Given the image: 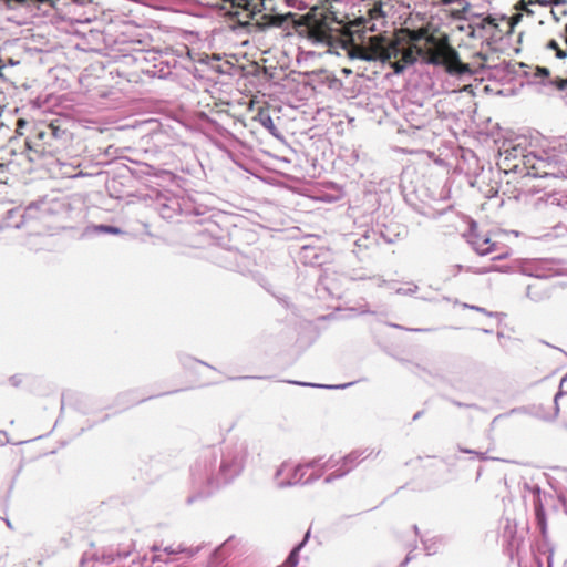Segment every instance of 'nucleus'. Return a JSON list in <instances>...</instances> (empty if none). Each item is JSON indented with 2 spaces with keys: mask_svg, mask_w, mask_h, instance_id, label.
Wrapping results in <instances>:
<instances>
[{
  "mask_svg": "<svg viewBox=\"0 0 567 567\" xmlns=\"http://www.w3.org/2000/svg\"><path fill=\"white\" fill-rule=\"evenodd\" d=\"M411 44L417 49L420 58L427 64L445 65L453 74L471 72L470 66L460 61L457 51L449 44L446 38L440 39L430 34L427 29L408 30Z\"/></svg>",
  "mask_w": 567,
  "mask_h": 567,
  "instance_id": "f257e3e1",
  "label": "nucleus"
},
{
  "mask_svg": "<svg viewBox=\"0 0 567 567\" xmlns=\"http://www.w3.org/2000/svg\"><path fill=\"white\" fill-rule=\"evenodd\" d=\"M347 55L350 60L365 62H389L391 59L400 60L405 65H412L420 58L417 49L412 44L401 50L398 41L389 40L381 35L369 37L361 43H351L344 47Z\"/></svg>",
  "mask_w": 567,
  "mask_h": 567,
  "instance_id": "f03ea898",
  "label": "nucleus"
},
{
  "mask_svg": "<svg viewBox=\"0 0 567 567\" xmlns=\"http://www.w3.org/2000/svg\"><path fill=\"white\" fill-rule=\"evenodd\" d=\"M229 2L235 10V16L240 14V10L247 19H252L257 13L262 11L274 12L276 10L275 0H224Z\"/></svg>",
  "mask_w": 567,
  "mask_h": 567,
  "instance_id": "7ed1b4c3",
  "label": "nucleus"
},
{
  "mask_svg": "<svg viewBox=\"0 0 567 567\" xmlns=\"http://www.w3.org/2000/svg\"><path fill=\"white\" fill-rule=\"evenodd\" d=\"M27 148L29 151L28 157L31 162L38 161L47 155L53 156L59 152L58 145L50 143L49 147H47L45 140L39 141L38 137L33 142H27Z\"/></svg>",
  "mask_w": 567,
  "mask_h": 567,
  "instance_id": "20e7f679",
  "label": "nucleus"
},
{
  "mask_svg": "<svg viewBox=\"0 0 567 567\" xmlns=\"http://www.w3.org/2000/svg\"><path fill=\"white\" fill-rule=\"evenodd\" d=\"M68 133L65 130H61L59 125L54 122L48 125L47 131H41L38 133L39 141L45 140L47 147L52 143L53 145H58L59 148L66 141Z\"/></svg>",
  "mask_w": 567,
  "mask_h": 567,
  "instance_id": "39448f33",
  "label": "nucleus"
},
{
  "mask_svg": "<svg viewBox=\"0 0 567 567\" xmlns=\"http://www.w3.org/2000/svg\"><path fill=\"white\" fill-rule=\"evenodd\" d=\"M293 14L291 12L287 14H269L264 13L261 17L254 23V28L257 31H266L268 28L275 27L280 28L289 18Z\"/></svg>",
  "mask_w": 567,
  "mask_h": 567,
  "instance_id": "423d86ee",
  "label": "nucleus"
},
{
  "mask_svg": "<svg viewBox=\"0 0 567 567\" xmlns=\"http://www.w3.org/2000/svg\"><path fill=\"white\" fill-rule=\"evenodd\" d=\"M489 243H491V239L488 237H483V236H475L472 239V245H473L474 249L477 251V254H480L482 256L487 255L492 251Z\"/></svg>",
  "mask_w": 567,
  "mask_h": 567,
  "instance_id": "0eeeda50",
  "label": "nucleus"
},
{
  "mask_svg": "<svg viewBox=\"0 0 567 567\" xmlns=\"http://www.w3.org/2000/svg\"><path fill=\"white\" fill-rule=\"evenodd\" d=\"M258 120L265 128H267L272 135H275L276 126L274 124L271 116L268 113L260 112L258 114Z\"/></svg>",
  "mask_w": 567,
  "mask_h": 567,
  "instance_id": "6e6552de",
  "label": "nucleus"
},
{
  "mask_svg": "<svg viewBox=\"0 0 567 567\" xmlns=\"http://www.w3.org/2000/svg\"><path fill=\"white\" fill-rule=\"evenodd\" d=\"M309 37L318 42H326L328 40L327 32L319 27L311 28L309 31Z\"/></svg>",
  "mask_w": 567,
  "mask_h": 567,
  "instance_id": "1a4fd4ad",
  "label": "nucleus"
},
{
  "mask_svg": "<svg viewBox=\"0 0 567 567\" xmlns=\"http://www.w3.org/2000/svg\"><path fill=\"white\" fill-rule=\"evenodd\" d=\"M90 230H93L95 233H105V234H112V235H118L122 233V230L117 227L113 226H106V225H95L89 228Z\"/></svg>",
  "mask_w": 567,
  "mask_h": 567,
  "instance_id": "9d476101",
  "label": "nucleus"
},
{
  "mask_svg": "<svg viewBox=\"0 0 567 567\" xmlns=\"http://www.w3.org/2000/svg\"><path fill=\"white\" fill-rule=\"evenodd\" d=\"M308 536H309V533L306 534L305 539H307ZM305 542L306 540H303L296 548H293V550L290 553L289 557L286 560V565H288L289 567H296L298 565V551L300 550V548L302 547Z\"/></svg>",
  "mask_w": 567,
  "mask_h": 567,
  "instance_id": "9b49d317",
  "label": "nucleus"
},
{
  "mask_svg": "<svg viewBox=\"0 0 567 567\" xmlns=\"http://www.w3.org/2000/svg\"><path fill=\"white\" fill-rule=\"evenodd\" d=\"M390 65L393 68L395 74H401L408 66L401 60L391 62Z\"/></svg>",
  "mask_w": 567,
  "mask_h": 567,
  "instance_id": "f8f14e48",
  "label": "nucleus"
},
{
  "mask_svg": "<svg viewBox=\"0 0 567 567\" xmlns=\"http://www.w3.org/2000/svg\"><path fill=\"white\" fill-rule=\"evenodd\" d=\"M417 287L415 285H409L408 288H398L396 293L399 295H410L415 292Z\"/></svg>",
  "mask_w": 567,
  "mask_h": 567,
  "instance_id": "ddd939ff",
  "label": "nucleus"
},
{
  "mask_svg": "<svg viewBox=\"0 0 567 567\" xmlns=\"http://www.w3.org/2000/svg\"><path fill=\"white\" fill-rule=\"evenodd\" d=\"M549 74H550V71L547 68H544V66L536 68V71H535L536 76L547 78V76H549Z\"/></svg>",
  "mask_w": 567,
  "mask_h": 567,
  "instance_id": "4468645a",
  "label": "nucleus"
},
{
  "mask_svg": "<svg viewBox=\"0 0 567 567\" xmlns=\"http://www.w3.org/2000/svg\"><path fill=\"white\" fill-rule=\"evenodd\" d=\"M555 85L560 91L566 90L567 89V79L556 80Z\"/></svg>",
  "mask_w": 567,
  "mask_h": 567,
  "instance_id": "2eb2a0df",
  "label": "nucleus"
},
{
  "mask_svg": "<svg viewBox=\"0 0 567 567\" xmlns=\"http://www.w3.org/2000/svg\"><path fill=\"white\" fill-rule=\"evenodd\" d=\"M547 48L550 49V50H558L559 49V45L558 43L555 41V40H550L547 44Z\"/></svg>",
  "mask_w": 567,
  "mask_h": 567,
  "instance_id": "dca6fc26",
  "label": "nucleus"
},
{
  "mask_svg": "<svg viewBox=\"0 0 567 567\" xmlns=\"http://www.w3.org/2000/svg\"><path fill=\"white\" fill-rule=\"evenodd\" d=\"M555 52H556V56L558 59H565L567 56L566 51L561 50L560 48L558 50H556Z\"/></svg>",
  "mask_w": 567,
  "mask_h": 567,
  "instance_id": "f3484780",
  "label": "nucleus"
},
{
  "mask_svg": "<svg viewBox=\"0 0 567 567\" xmlns=\"http://www.w3.org/2000/svg\"><path fill=\"white\" fill-rule=\"evenodd\" d=\"M17 124H18V128H22L25 126L27 121L23 118H20ZM17 132H18V134H22L19 130H17Z\"/></svg>",
  "mask_w": 567,
  "mask_h": 567,
  "instance_id": "a211bd4d",
  "label": "nucleus"
},
{
  "mask_svg": "<svg viewBox=\"0 0 567 567\" xmlns=\"http://www.w3.org/2000/svg\"><path fill=\"white\" fill-rule=\"evenodd\" d=\"M485 21L488 23V24H492V25H496V22H495V19L494 18H486Z\"/></svg>",
  "mask_w": 567,
  "mask_h": 567,
  "instance_id": "6ab92c4d",
  "label": "nucleus"
},
{
  "mask_svg": "<svg viewBox=\"0 0 567 567\" xmlns=\"http://www.w3.org/2000/svg\"><path fill=\"white\" fill-rule=\"evenodd\" d=\"M553 0H538L540 4L547 6L550 4Z\"/></svg>",
  "mask_w": 567,
  "mask_h": 567,
  "instance_id": "aec40b11",
  "label": "nucleus"
},
{
  "mask_svg": "<svg viewBox=\"0 0 567 567\" xmlns=\"http://www.w3.org/2000/svg\"><path fill=\"white\" fill-rule=\"evenodd\" d=\"M444 4H452L454 2H457V0H441Z\"/></svg>",
  "mask_w": 567,
  "mask_h": 567,
  "instance_id": "412c9836",
  "label": "nucleus"
},
{
  "mask_svg": "<svg viewBox=\"0 0 567 567\" xmlns=\"http://www.w3.org/2000/svg\"><path fill=\"white\" fill-rule=\"evenodd\" d=\"M296 384H301V385H309V386H319L318 384H313V383H299V382H295Z\"/></svg>",
  "mask_w": 567,
  "mask_h": 567,
  "instance_id": "4be33fe9",
  "label": "nucleus"
},
{
  "mask_svg": "<svg viewBox=\"0 0 567 567\" xmlns=\"http://www.w3.org/2000/svg\"><path fill=\"white\" fill-rule=\"evenodd\" d=\"M346 385H331L330 388H334V389H338V388H344Z\"/></svg>",
  "mask_w": 567,
  "mask_h": 567,
  "instance_id": "5701e85b",
  "label": "nucleus"
},
{
  "mask_svg": "<svg viewBox=\"0 0 567 567\" xmlns=\"http://www.w3.org/2000/svg\"><path fill=\"white\" fill-rule=\"evenodd\" d=\"M555 2H556V3H564V2H565V0H556Z\"/></svg>",
  "mask_w": 567,
  "mask_h": 567,
  "instance_id": "b1692460",
  "label": "nucleus"
},
{
  "mask_svg": "<svg viewBox=\"0 0 567 567\" xmlns=\"http://www.w3.org/2000/svg\"><path fill=\"white\" fill-rule=\"evenodd\" d=\"M467 8H468V4H467V3H465V4H464V7H463V9H464V10H466Z\"/></svg>",
  "mask_w": 567,
  "mask_h": 567,
  "instance_id": "393cba45",
  "label": "nucleus"
},
{
  "mask_svg": "<svg viewBox=\"0 0 567 567\" xmlns=\"http://www.w3.org/2000/svg\"><path fill=\"white\" fill-rule=\"evenodd\" d=\"M40 2H49L50 0H39Z\"/></svg>",
  "mask_w": 567,
  "mask_h": 567,
  "instance_id": "a878e982",
  "label": "nucleus"
},
{
  "mask_svg": "<svg viewBox=\"0 0 567 567\" xmlns=\"http://www.w3.org/2000/svg\"><path fill=\"white\" fill-rule=\"evenodd\" d=\"M464 0H457V2L462 3Z\"/></svg>",
  "mask_w": 567,
  "mask_h": 567,
  "instance_id": "bb28decb",
  "label": "nucleus"
}]
</instances>
